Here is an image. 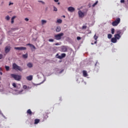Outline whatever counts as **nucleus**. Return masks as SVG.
<instances>
[{
  "mask_svg": "<svg viewBox=\"0 0 128 128\" xmlns=\"http://www.w3.org/2000/svg\"><path fill=\"white\" fill-rule=\"evenodd\" d=\"M10 76L12 78H13L15 80H18V82H20V80H22V76L16 75L15 74H11Z\"/></svg>",
  "mask_w": 128,
  "mask_h": 128,
  "instance_id": "1",
  "label": "nucleus"
},
{
  "mask_svg": "<svg viewBox=\"0 0 128 128\" xmlns=\"http://www.w3.org/2000/svg\"><path fill=\"white\" fill-rule=\"evenodd\" d=\"M12 69L15 70H20V72H22V69L20 68V66H18L16 63L12 64Z\"/></svg>",
  "mask_w": 128,
  "mask_h": 128,
  "instance_id": "2",
  "label": "nucleus"
},
{
  "mask_svg": "<svg viewBox=\"0 0 128 128\" xmlns=\"http://www.w3.org/2000/svg\"><path fill=\"white\" fill-rule=\"evenodd\" d=\"M120 22V18H117L116 20L112 22V26H116Z\"/></svg>",
  "mask_w": 128,
  "mask_h": 128,
  "instance_id": "3",
  "label": "nucleus"
},
{
  "mask_svg": "<svg viewBox=\"0 0 128 128\" xmlns=\"http://www.w3.org/2000/svg\"><path fill=\"white\" fill-rule=\"evenodd\" d=\"M63 36L64 33H60L59 34L54 35V38L56 40H62V36Z\"/></svg>",
  "mask_w": 128,
  "mask_h": 128,
  "instance_id": "4",
  "label": "nucleus"
},
{
  "mask_svg": "<svg viewBox=\"0 0 128 128\" xmlns=\"http://www.w3.org/2000/svg\"><path fill=\"white\" fill-rule=\"evenodd\" d=\"M60 51L62 52H68V46H62L60 48Z\"/></svg>",
  "mask_w": 128,
  "mask_h": 128,
  "instance_id": "5",
  "label": "nucleus"
},
{
  "mask_svg": "<svg viewBox=\"0 0 128 128\" xmlns=\"http://www.w3.org/2000/svg\"><path fill=\"white\" fill-rule=\"evenodd\" d=\"M114 38H112L111 39V42H113V44H116V42H118V40H120V38H118V36H116L115 35L114 36Z\"/></svg>",
  "mask_w": 128,
  "mask_h": 128,
  "instance_id": "6",
  "label": "nucleus"
},
{
  "mask_svg": "<svg viewBox=\"0 0 128 128\" xmlns=\"http://www.w3.org/2000/svg\"><path fill=\"white\" fill-rule=\"evenodd\" d=\"M122 34V30H118L116 32V34H115V36H117V38H120L121 36L120 34Z\"/></svg>",
  "mask_w": 128,
  "mask_h": 128,
  "instance_id": "7",
  "label": "nucleus"
},
{
  "mask_svg": "<svg viewBox=\"0 0 128 128\" xmlns=\"http://www.w3.org/2000/svg\"><path fill=\"white\" fill-rule=\"evenodd\" d=\"M14 50H26V47H15Z\"/></svg>",
  "mask_w": 128,
  "mask_h": 128,
  "instance_id": "8",
  "label": "nucleus"
},
{
  "mask_svg": "<svg viewBox=\"0 0 128 128\" xmlns=\"http://www.w3.org/2000/svg\"><path fill=\"white\" fill-rule=\"evenodd\" d=\"M11 48H12L10 47V46H6L5 48V50H4L6 54H8V52H10Z\"/></svg>",
  "mask_w": 128,
  "mask_h": 128,
  "instance_id": "9",
  "label": "nucleus"
},
{
  "mask_svg": "<svg viewBox=\"0 0 128 128\" xmlns=\"http://www.w3.org/2000/svg\"><path fill=\"white\" fill-rule=\"evenodd\" d=\"M66 54L64 53H62L61 54V56H58L57 58L60 60H62V58H66Z\"/></svg>",
  "mask_w": 128,
  "mask_h": 128,
  "instance_id": "10",
  "label": "nucleus"
},
{
  "mask_svg": "<svg viewBox=\"0 0 128 128\" xmlns=\"http://www.w3.org/2000/svg\"><path fill=\"white\" fill-rule=\"evenodd\" d=\"M78 14L80 18H84V14L80 10L78 11Z\"/></svg>",
  "mask_w": 128,
  "mask_h": 128,
  "instance_id": "11",
  "label": "nucleus"
},
{
  "mask_svg": "<svg viewBox=\"0 0 128 128\" xmlns=\"http://www.w3.org/2000/svg\"><path fill=\"white\" fill-rule=\"evenodd\" d=\"M68 12H74V7L70 6L68 8Z\"/></svg>",
  "mask_w": 128,
  "mask_h": 128,
  "instance_id": "12",
  "label": "nucleus"
},
{
  "mask_svg": "<svg viewBox=\"0 0 128 128\" xmlns=\"http://www.w3.org/2000/svg\"><path fill=\"white\" fill-rule=\"evenodd\" d=\"M82 73H83V76H84V78H86V76H88V72H86V70H83Z\"/></svg>",
  "mask_w": 128,
  "mask_h": 128,
  "instance_id": "13",
  "label": "nucleus"
},
{
  "mask_svg": "<svg viewBox=\"0 0 128 128\" xmlns=\"http://www.w3.org/2000/svg\"><path fill=\"white\" fill-rule=\"evenodd\" d=\"M26 80H32V76L30 75V76H28L26 77Z\"/></svg>",
  "mask_w": 128,
  "mask_h": 128,
  "instance_id": "14",
  "label": "nucleus"
},
{
  "mask_svg": "<svg viewBox=\"0 0 128 128\" xmlns=\"http://www.w3.org/2000/svg\"><path fill=\"white\" fill-rule=\"evenodd\" d=\"M61 30H62V29H61V28H60V26H58L56 28V32H60Z\"/></svg>",
  "mask_w": 128,
  "mask_h": 128,
  "instance_id": "15",
  "label": "nucleus"
},
{
  "mask_svg": "<svg viewBox=\"0 0 128 128\" xmlns=\"http://www.w3.org/2000/svg\"><path fill=\"white\" fill-rule=\"evenodd\" d=\"M48 118V114L46 113H45L44 114V120H46V118Z\"/></svg>",
  "mask_w": 128,
  "mask_h": 128,
  "instance_id": "16",
  "label": "nucleus"
},
{
  "mask_svg": "<svg viewBox=\"0 0 128 128\" xmlns=\"http://www.w3.org/2000/svg\"><path fill=\"white\" fill-rule=\"evenodd\" d=\"M27 114H30V116H32V112L30 109H28L27 110Z\"/></svg>",
  "mask_w": 128,
  "mask_h": 128,
  "instance_id": "17",
  "label": "nucleus"
},
{
  "mask_svg": "<svg viewBox=\"0 0 128 128\" xmlns=\"http://www.w3.org/2000/svg\"><path fill=\"white\" fill-rule=\"evenodd\" d=\"M40 122V119H35L34 124H38Z\"/></svg>",
  "mask_w": 128,
  "mask_h": 128,
  "instance_id": "18",
  "label": "nucleus"
},
{
  "mask_svg": "<svg viewBox=\"0 0 128 128\" xmlns=\"http://www.w3.org/2000/svg\"><path fill=\"white\" fill-rule=\"evenodd\" d=\"M27 66L28 68H32V64L30 63V62H28V64H27Z\"/></svg>",
  "mask_w": 128,
  "mask_h": 128,
  "instance_id": "19",
  "label": "nucleus"
},
{
  "mask_svg": "<svg viewBox=\"0 0 128 128\" xmlns=\"http://www.w3.org/2000/svg\"><path fill=\"white\" fill-rule=\"evenodd\" d=\"M16 16H13L12 18V19H11V23L12 24H14V18H16Z\"/></svg>",
  "mask_w": 128,
  "mask_h": 128,
  "instance_id": "20",
  "label": "nucleus"
},
{
  "mask_svg": "<svg viewBox=\"0 0 128 128\" xmlns=\"http://www.w3.org/2000/svg\"><path fill=\"white\" fill-rule=\"evenodd\" d=\"M26 46H32V48H33L34 50H36V46H34L32 44H26Z\"/></svg>",
  "mask_w": 128,
  "mask_h": 128,
  "instance_id": "21",
  "label": "nucleus"
},
{
  "mask_svg": "<svg viewBox=\"0 0 128 128\" xmlns=\"http://www.w3.org/2000/svg\"><path fill=\"white\" fill-rule=\"evenodd\" d=\"M28 56V54L27 53H26L25 54L22 55L23 58H26Z\"/></svg>",
  "mask_w": 128,
  "mask_h": 128,
  "instance_id": "22",
  "label": "nucleus"
},
{
  "mask_svg": "<svg viewBox=\"0 0 128 128\" xmlns=\"http://www.w3.org/2000/svg\"><path fill=\"white\" fill-rule=\"evenodd\" d=\"M98 4V1H96L95 3H94L92 5V6H93V8H94V6H96V4Z\"/></svg>",
  "mask_w": 128,
  "mask_h": 128,
  "instance_id": "23",
  "label": "nucleus"
},
{
  "mask_svg": "<svg viewBox=\"0 0 128 128\" xmlns=\"http://www.w3.org/2000/svg\"><path fill=\"white\" fill-rule=\"evenodd\" d=\"M62 20L60 19H58L57 20V22H58V24H62Z\"/></svg>",
  "mask_w": 128,
  "mask_h": 128,
  "instance_id": "24",
  "label": "nucleus"
},
{
  "mask_svg": "<svg viewBox=\"0 0 128 128\" xmlns=\"http://www.w3.org/2000/svg\"><path fill=\"white\" fill-rule=\"evenodd\" d=\"M42 24H46V20H42Z\"/></svg>",
  "mask_w": 128,
  "mask_h": 128,
  "instance_id": "25",
  "label": "nucleus"
},
{
  "mask_svg": "<svg viewBox=\"0 0 128 128\" xmlns=\"http://www.w3.org/2000/svg\"><path fill=\"white\" fill-rule=\"evenodd\" d=\"M5 68H6V70H7V71L10 70V66H5Z\"/></svg>",
  "mask_w": 128,
  "mask_h": 128,
  "instance_id": "26",
  "label": "nucleus"
},
{
  "mask_svg": "<svg viewBox=\"0 0 128 128\" xmlns=\"http://www.w3.org/2000/svg\"><path fill=\"white\" fill-rule=\"evenodd\" d=\"M112 34H108V38H112Z\"/></svg>",
  "mask_w": 128,
  "mask_h": 128,
  "instance_id": "27",
  "label": "nucleus"
},
{
  "mask_svg": "<svg viewBox=\"0 0 128 128\" xmlns=\"http://www.w3.org/2000/svg\"><path fill=\"white\" fill-rule=\"evenodd\" d=\"M98 36H96V35L95 34L94 36V38L95 40H98Z\"/></svg>",
  "mask_w": 128,
  "mask_h": 128,
  "instance_id": "28",
  "label": "nucleus"
},
{
  "mask_svg": "<svg viewBox=\"0 0 128 128\" xmlns=\"http://www.w3.org/2000/svg\"><path fill=\"white\" fill-rule=\"evenodd\" d=\"M5 18L7 20H10V16H6Z\"/></svg>",
  "mask_w": 128,
  "mask_h": 128,
  "instance_id": "29",
  "label": "nucleus"
},
{
  "mask_svg": "<svg viewBox=\"0 0 128 128\" xmlns=\"http://www.w3.org/2000/svg\"><path fill=\"white\" fill-rule=\"evenodd\" d=\"M111 32H112V34H114V28H112Z\"/></svg>",
  "mask_w": 128,
  "mask_h": 128,
  "instance_id": "30",
  "label": "nucleus"
},
{
  "mask_svg": "<svg viewBox=\"0 0 128 128\" xmlns=\"http://www.w3.org/2000/svg\"><path fill=\"white\" fill-rule=\"evenodd\" d=\"M86 28H87L86 26H82V30H86Z\"/></svg>",
  "mask_w": 128,
  "mask_h": 128,
  "instance_id": "31",
  "label": "nucleus"
},
{
  "mask_svg": "<svg viewBox=\"0 0 128 128\" xmlns=\"http://www.w3.org/2000/svg\"><path fill=\"white\" fill-rule=\"evenodd\" d=\"M12 86L14 88H16V83H12Z\"/></svg>",
  "mask_w": 128,
  "mask_h": 128,
  "instance_id": "32",
  "label": "nucleus"
},
{
  "mask_svg": "<svg viewBox=\"0 0 128 128\" xmlns=\"http://www.w3.org/2000/svg\"><path fill=\"white\" fill-rule=\"evenodd\" d=\"M23 88H24V90H26V88H28V86H26V85H24V86H23Z\"/></svg>",
  "mask_w": 128,
  "mask_h": 128,
  "instance_id": "33",
  "label": "nucleus"
},
{
  "mask_svg": "<svg viewBox=\"0 0 128 128\" xmlns=\"http://www.w3.org/2000/svg\"><path fill=\"white\" fill-rule=\"evenodd\" d=\"M3 57H4V55H2V54H0V60H2Z\"/></svg>",
  "mask_w": 128,
  "mask_h": 128,
  "instance_id": "34",
  "label": "nucleus"
},
{
  "mask_svg": "<svg viewBox=\"0 0 128 128\" xmlns=\"http://www.w3.org/2000/svg\"><path fill=\"white\" fill-rule=\"evenodd\" d=\"M76 38L78 40H82V38H80V36H78Z\"/></svg>",
  "mask_w": 128,
  "mask_h": 128,
  "instance_id": "35",
  "label": "nucleus"
},
{
  "mask_svg": "<svg viewBox=\"0 0 128 128\" xmlns=\"http://www.w3.org/2000/svg\"><path fill=\"white\" fill-rule=\"evenodd\" d=\"M54 12H58V8H56L54 6Z\"/></svg>",
  "mask_w": 128,
  "mask_h": 128,
  "instance_id": "36",
  "label": "nucleus"
},
{
  "mask_svg": "<svg viewBox=\"0 0 128 128\" xmlns=\"http://www.w3.org/2000/svg\"><path fill=\"white\" fill-rule=\"evenodd\" d=\"M12 4H14V2H9V4H8V6H12Z\"/></svg>",
  "mask_w": 128,
  "mask_h": 128,
  "instance_id": "37",
  "label": "nucleus"
},
{
  "mask_svg": "<svg viewBox=\"0 0 128 128\" xmlns=\"http://www.w3.org/2000/svg\"><path fill=\"white\" fill-rule=\"evenodd\" d=\"M54 39H49L48 40V42H54Z\"/></svg>",
  "mask_w": 128,
  "mask_h": 128,
  "instance_id": "38",
  "label": "nucleus"
},
{
  "mask_svg": "<svg viewBox=\"0 0 128 128\" xmlns=\"http://www.w3.org/2000/svg\"><path fill=\"white\" fill-rule=\"evenodd\" d=\"M39 2H42L43 4H44V2L42 1V0H39L38 1Z\"/></svg>",
  "mask_w": 128,
  "mask_h": 128,
  "instance_id": "39",
  "label": "nucleus"
},
{
  "mask_svg": "<svg viewBox=\"0 0 128 128\" xmlns=\"http://www.w3.org/2000/svg\"><path fill=\"white\" fill-rule=\"evenodd\" d=\"M24 20H26V22H28V18H25Z\"/></svg>",
  "mask_w": 128,
  "mask_h": 128,
  "instance_id": "40",
  "label": "nucleus"
},
{
  "mask_svg": "<svg viewBox=\"0 0 128 128\" xmlns=\"http://www.w3.org/2000/svg\"><path fill=\"white\" fill-rule=\"evenodd\" d=\"M121 4L124 2V0H120Z\"/></svg>",
  "mask_w": 128,
  "mask_h": 128,
  "instance_id": "41",
  "label": "nucleus"
},
{
  "mask_svg": "<svg viewBox=\"0 0 128 128\" xmlns=\"http://www.w3.org/2000/svg\"><path fill=\"white\" fill-rule=\"evenodd\" d=\"M54 45H55V46H60V44H58V43H56V44H54Z\"/></svg>",
  "mask_w": 128,
  "mask_h": 128,
  "instance_id": "42",
  "label": "nucleus"
},
{
  "mask_svg": "<svg viewBox=\"0 0 128 128\" xmlns=\"http://www.w3.org/2000/svg\"><path fill=\"white\" fill-rule=\"evenodd\" d=\"M54 2H58V0H54Z\"/></svg>",
  "mask_w": 128,
  "mask_h": 128,
  "instance_id": "43",
  "label": "nucleus"
},
{
  "mask_svg": "<svg viewBox=\"0 0 128 128\" xmlns=\"http://www.w3.org/2000/svg\"><path fill=\"white\" fill-rule=\"evenodd\" d=\"M0 74L1 76H2V72H0Z\"/></svg>",
  "mask_w": 128,
  "mask_h": 128,
  "instance_id": "44",
  "label": "nucleus"
},
{
  "mask_svg": "<svg viewBox=\"0 0 128 128\" xmlns=\"http://www.w3.org/2000/svg\"><path fill=\"white\" fill-rule=\"evenodd\" d=\"M94 44H96V40L94 42Z\"/></svg>",
  "mask_w": 128,
  "mask_h": 128,
  "instance_id": "45",
  "label": "nucleus"
},
{
  "mask_svg": "<svg viewBox=\"0 0 128 128\" xmlns=\"http://www.w3.org/2000/svg\"><path fill=\"white\" fill-rule=\"evenodd\" d=\"M56 56H58V54H56Z\"/></svg>",
  "mask_w": 128,
  "mask_h": 128,
  "instance_id": "46",
  "label": "nucleus"
},
{
  "mask_svg": "<svg viewBox=\"0 0 128 128\" xmlns=\"http://www.w3.org/2000/svg\"><path fill=\"white\" fill-rule=\"evenodd\" d=\"M12 30H18V28H14V29H12Z\"/></svg>",
  "mask_w": 128,
  "mask_h": 128,
  "instance_id": "47",
  "label": "nucleus"
},
{
  "mask_svg": "<svg viewBox=\"0 0 128 128\" xmlns=\"http://www.w3.org/2000/svg\"><path fill=\"white\" fill-rule=\"evenodd\" d=\"M63 18H66V16H63Z\"/></svg>",
  "mask_w": 128,
  "mask_h": 128,
  "instance_id": "48",
  "label": "nucleus"
},
{
  "mask_svg": "<svg viewBox=\"0 0 128 128\" xmlns=\"http://www.w3.org/2000/svg\"><path fill=\"white\" fill-rule=\"evenodd\" d=\"M58 4H60V2H58Z\"/></svg>",
  "mask_w": 128,
  "mask_h": 128,
  "instance_id": "49",
  "label": "nucleus"
},
{
  "mask_svg": "<svg viewBox=\"0 0 128 128\" xmlns=\"http://www.w3.org/2000/svg\"><path fill=\"white\" fill-rule=\"evenodd\" d=\"M59 62H62V61L60 60V61H59Z\"/></svg>",
  "mask_w": 128,
  "mask_h": 128,
  "instance_id": "50",
  "label": "nucleus"
},
{
  "mask_svg": "<svg viewBox=\"0 0 128 128\" xmlns=\"http://www.w3.org/2000/svg\"><path fill=\"white\" fill-rule=\"evenodd\" d=\"M0 70H2V68H0Z\"/></svg>",
  "mask_w": 128,
  "mask_h": 128,
  "instance_id": "51",
  "label": "nucleus"
},
{
  "mask_svg": "<svg viewBox=\"0 0 128 128\" xmlns=\"http://www.w3.org/2000/svg\"><path fill=\"white\" fill-rule=\"evenodd\" d=\"M91 44H94V43H92Z\"/></svg>",
  "mask_w": 128,
  "mask_h": 128,
  "instance_id": "52",
  "label": "nucleus"
},
{
  "mask_svg": "<svg viewBox=\"0 0 128 128\" xmlns=\"http://www.w3.org/2000/svg\"><path fill=\"white\" fill-rule=\"evenodd\" d=\"M19 86H20V84Z\"/></svg>",
  "mask_w": 128,
  "mask_h": 128,
  "instance_id": "53",
  "label": "nucleus"
}]
</instances>
